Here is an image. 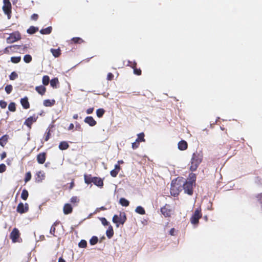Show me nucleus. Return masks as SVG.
<instances>
[{"instance_id":"obj_1","label":"nucleus","mask_w":262,"mask_h":262,"mask_svg":"<svg viewBox=\"0 0 262 262\" xmlns=\"http://www.w3.org/2000/svg\"><path fill=\"white\" fill-rule=\"evenodd\" d=\"M203 160V155L202 154L195 152H194L192 155L190 160V167L189 169L191 171H195L199 165L202 162Z\"/></svg>"},{"instance_id":"obj_2","label":"nucleus","mask_w":262,"mask_h":262,"mask_svg":"<svg viewBox=\"0 0 262 262\" xmlns=\"http://www.w3.org/2000/svg\"><path fill=\"white\" fill-rule=\"evenodd\" d=\"M126 220L124 212H120L119 215H114L113 217V222L116 224L117 227L120 225H123Z\"/></svg>"},{"instance_id":"obj_3","label":"nucleus","mask_w":262,"mask_h":262,"mask_svg":"<svg viewBox=\"0 0 262 262\" xmlns=\"http://www.w3.org/2000/svg\"><path fill=\"white\" fill-rule=\"evenodd\" d=\"M3 10L4 13L7 15L8 18L10 19L12 13V6L10 0H3Z\"/></svg>"},{"instance_id":"obj_4","label":"nucleus","mask_w":262,"mask_h":262,"mask_svg":"<svg viewBox=\"0 0 262 262\" xmlns=\"http://www.w3.org/2000/svg\"><path fill=\"white\" fill-rule=\"evenodd\" d=\"M202 216L201 209L200 208H196L190 217V220L191 224L193 225H197L199 223V220L202 217Z\"/></svg>"},{"instance_id":"obj_5","label":"nucleus","mask_w":262,"mask_h":262,"mask_svg":"<svg viewBox=\"0 0 262 262\" xmlns=\"http://www.w3.org/2000/svg\"><path fill=\"white\" fill-rule=\"evenodd\" d=\"M21 39L20 33L18 31H16L11 33L7 38L8 43H12Z\"/></svg>"},{"instance_id":"obj_6","label":"nucleus","mask_w":262,"mask_h":262,"mask_svg":"<svg viewBox=\"0 0 262 262\" xmlns=\"http://www.w3.org/2000/svg\"><path fill=\"white\" fill-rule=\"evenodd\" d=\"M181 190V186L176 182L172 181L170 187V193L172 195L177 196Z\"/></svg>"},{"instance_id":"obj_7","label":"nucleus","mask_w":262,"mask_h":262,"mask_svg":"<svg viewBox=\"0 0 262 262\" xmlns=\"http://www.w3.org/2000/svg\"><path fill=\"white\" fill-rule=\"evenodd\" d=\"M20 232L18 229L14 228L10 234V238L11 239L13 243H16L18 242V239L20 237Z\"/></svg>"},{"instance_id":"obj_8","label":"nucleus","mask_w":262,"mask_h":262,"mask_svg":"<svg viewBox=\"0 0 262 262\" xmlns=\"http://www.w3.org/2000/svg\"><path fill=\"white\" fill-rule=\"evenodd\" d=\"M193 185L194 184H192V183H191V182L186 181L183 186L185 192L190 195H192L193 192Z\"/></svg>"},{"instance_id":"obj_9","label":"nucleus","mask_w":262,"mask_h":262,"mask_svg":"<svg viewBox=\"0 0 262 262\" xmlns=\"http://www.w3.org/2000/svg\"><path fill=\"white\" fill-rule=\"evenodd\" d=\"M29 210V205L27 203H25L24 204L23 203L20 202L18 204L16 211L17 212L23 214L26 212H27Z\"/></svg>"},{"instance_id":"obj_10","label":"nucleus","mask_w":262,"mask_h":262,"mask_svg":"<svg viewBox=\"0 0 262 262\" xmlns=\"http://www.w3.org/2000/svg\"><path fill=\"white\" fill-rule=\"evenodd\" d=\"M38 117L35 115L28 118L24 122V125H26L29 129L31 128L32 124L37 121Z\"/></svg>"},{"instance_id":"obj_11","label":"nucleus","mask_w":262,"mask_h":262,"mask_svg":"<svg viewBox=\"0 0 262 262\" xmlns=\"http://www.w3.org/2000/svg\"><path fill=\"white\" fill-rule=\"evenodd\" d=\"M161 212L165 217H169L171 214V210L169 205L166 204L161 208Z\"/></svg>"},{"instance_id":"obj_12","label":"nucleus","mask_w":262,"mask_h":262,"mask_svg":"<svg viewBox=\"0 0 262 262\" xmlns=\"http://www.w3.org/2000/svg\"><path fill=\"white\" fill-rule=\"evenodd\" d=\"M35 177L36 182L40 183L45 179V173L43 171H39L36 172Z\"/></svg>"},{"instance_id":"obj_13","label":"nucleus","mask_w":262,"mask_h":262,"mask_svg":"<svg viewBox=\"0 0 262 262\" xmlns=\"http://www.w3.org/2000/svg\"><path fill=\"white\" fill-rule=\"evenodd\" d=\"M20 47L19 45H12L6 47L4 51V53L10 54L15 52V49H19Z\"/></svg>"},{"instance_id":"obj_14","label":"nucleus","mask_w":262,"mask_h":262,"mask_svg":"<svg viewBox=\"0 0 262 262\" xmlns=\"http://www.w3.org/2000/svg\"><path fill=\"white\" fill-rule=\"evenodd\" d=\"M36 160L39 164H43L46 160V153L45 152H42L38 154L37 155Z\"/></svg>"},{"instance_id":"obj_15","label":"nucleus","mask_w":262,"mask_h":262,"mask_svg":"<svg viewBox=\"0 0 262 262\" xmlns=\"http://www.w3.org/2000/svg\"><path fill=\"white\" fill-rule=\"evenodd\" d=\"M84 122L88 124L90 126H94L96 124L97 122L92 116H88L85 118Z\"/></svg>"},{"instance_id":"obj_16","label":"nucleus","mask_w":262,"mask_h":262,"mask_svg":"<svg viewBox=\"0 0 262 262\" xmlns=\"http://www.w3.org/2000/svg\"><path fill=\"white\" fill-rule=\"evenodd\" d=\"M63 211L64 214H69L72 212L73 208L71 204L67 203L64 204L63 208Z\"/></svg>"},{"instance_id":"obj_17","label":"nucleus","mask_w":262,"mask_h":262,"mask_svg":"<svg viewBox=\"0 0 262 262\" xmlns=\"http://www.w3.org/2000/svg\"><path fill=\"white\" fill-rule=\"evenodd\" d=\"M20 102L24 109H28L30 108V103L28 101L27 97H25L20 99Z\"/></svg>"},{"instance_id":"obj_18","label":"nucleus","mask_w":262,"mask_h":262,"mask_svg":"<svg viewBox=\"0 0 262 262\" xmlns=\"http://www.w3.org/2000/svg\"><path fill=\"white\" fill-rule=\"evenodd\" d=\"M93 180L94 181L93 183H94V184H95V185L100 188H102L103 187L104 184L103 181L101 178L99 177H94V179Z\"/></svg>"},{"instance_id":"obj_19","label":"nucleus","mask_w":262,"mask_h":262,"mask_svg":"<svg viewBox=\"0 0 262 262\" xmlns=\"http://www.w3.org/2000/svg\"><path fill=\"white\" fill-rule=\"evenodd\" d=\"M178 146L179 150H185L188 147V144L186 141L182 140L178 143Z\"/></svg>"},{"instance_id":"obj_20","label":"nucleus","mask_w":262,"mask_h":262,"mask_svg":"<svg viewBox=\"0 0 262 262\" xmlns=\"http://www.w3.org/2000/svg\"><path fill=\"white\" fill-rule=\"evenodd\" d=\"M36 91L40 95H43L46 92V88L45 86L40 85L35 87Z\"/></svg>"},{"instance_id":"obj_21","label":"nucleus","mask_w":262,"mask_h":262,"mask_svg":"<svg viewBox=\"0 0 262 262\" xmlns=\"http://www.w3.org/2000/svg\"><path fill=\"white\" fill-rule=\"evenodd\" d=\"M94 179V177H92L91 174H85L84 175V182L86 184H90L93 182Z\"/></svg>"},{"instance_id":"obj_22","label":"nucleus","mask_w":262,"mask_h":262,"mask_svg":"<svg viewBox=\"0 0 262 262\" xmlns=\"http://www.w3.org/2000/svg\"><path fill=\"white\" fill-rule=\"evenodd\" d=\"M9 136L7 135L3 136L0 138V145L2 147H4L8 141Z\"/></svg>"},{"instance_id":"obj_23","label":"nucleus","mask_w":262,"mask_h":262,"mask_svg":"<svg viewBox=\"0 0 262 262\" xmlns=\"http://www.w3.org/2000/svg\"><path fill=\"white\" fill-rule=\"evenodd\" d=\"M55 103V100L54 99H46L43 101V104L45 106L51 107L53 106Z\"/></svg>"},{"instance_id":"obj_24","label":"nucleus","mask_w":262,"mask_h":262,"mask_svg":"<svg viewBox=\"0 0 262 262\" xmlns=\"http://www.w3.org/2000/svg\"><path fill=\"white\" fill-rule=\"evenodd\" d=\"M50 51L52 55L56 58L59 57L61 55V50L59 48L56 49L52 48Z\"/></svg>"},{"instance_id":"obj_25","label":"nucleus","mask_w":262,"mask_h":262,"mask_svg":"<svg viewBox=\"0 0 262 262\" xmlns=\"http://www.w3.org/2000/svg\"><path fill=\"white\" fill-rule=\"evenodd\" d=\"M136 64L137 63L135 62L132 63V69L134 70V73L138 76L141 75L142 73L141 70L140 69H137Z\"/></svg>"},{"instance_id":"obj_26","label":"nucleus","mask_w":262,"mask_h":262,"mask_svg":"<svg viewBox=\"0 0 262 262\" xmlns=\"http://www.w3.org/2000/svg\"><path fill=\"white\" fill-rule=\"evenodd\" d=\"M120 170V166L118 165H115V168L114 169L111 171V175L113 177H116L117 175L118 174L119 171Z\"/></svg>"},{"instance_id":"obj_27","label":"nucleus","mask_w":262,"mask_h":262,"mask_svg":"<svg viewBox=\"0 0 262 262\" xmlns=\"http://www.w3.org/2000/svg\"><path fill=\"white\" fill-rule=\"evenodd\" d=\"M187 182H191L192 184H195L196 181V175L193 173H190L189 174Z\"/></svg>"},{"instance_id":"obj_28","label":"nucleus","mask_w":262,"mask_h":262,"mask_svg":"<svg viewBox=\"0 0 262 262\" xmlns=\"http://www.w3.org/2000/svg\"><path fill=\"white\" fill-rule=\"evenodd\" d=\"M69 147V145L66 141H62L60 143L59 145V148L60 150H66L68 149Z\"/></svg>"},{"instance_id":"obj_29","label":"nucleus","mask_w":262,"mask_h":262,"mask_svg":"<svg viewBox=\"0 0 262 262\" xmlns=\"http://www.w3.org/2000/svg\"><path fill=\"white\" fill-rule=\"evenodd\" d=\"M59 84L58 78H54L50 81V85L53 88H57V84Z\"/></svg>"},{"instance_id":"obj_30","label":"nucleus","mask_w":262,"mask_h":262,"mask_svg":"<svg viewBox=\"0 0 262 262\" xmlns=\"http://www.w3.org/2000/svg\"><path fill=\"white\" fill-rule=\"evenodd\" d=\"M52 28L51 27H48L45 29H42L40 31V33L42 34H49L51 33Z\"/></svg>"},{"instance_id":"obj_31","label":"nucleus","mask_w":262,"mask_h":262,"mask_svg":"<svg viewBox=\"0 0 262 262\" xmlns=\"http://www.w3.org/2000/svg\"><path fill=\"white\" fill-rule=\"evenodd\" d=\"M119 203L124 207H127L129 205V201L124 198H121L119 200Z\"/></svg>"},{"instance_id":"obj_32","label":"nucleus","mask_w":262,"mask_h":262,"mask_svg":"<svg viewBox=\"0 0 262 262\" xmlns=\"http://www.w3.org/2000/svg\"><path fill=\"white\" fill-rule=\"evenodd\" d=\"M71 42L74 43L81 44L84 42V40L80 37H73L71 39Z\"/></svg>"},{"instance_id":"obj_33","label":"nucleus","mask_w":262,"mask_h":262,"mask_svg":"<svg viewBox=\"0 0 262 262\" xmlns=\"http://www.w3.org/2000/svg\"><path fill=\"white\" fill-rule=\"evenodd\" d=\"M29 196V193L27 189H24L23 190L21 193V198L24 200H27Z\"/></svg>"},{"instance_id":"obj_34","label":"nucleus","mask_w":262,"mask_h":262,"mask_svg":"<svg viewBox=\"0 0 262 262\" xmlns=\"http://www.w3.org/2000/svg\"><path fill=\"white\" fill-rule=\"evenodd\" d=\"M145 135L144 133H141L138 134V137L136 139V141H139V142H145V139H144Z\"/></svg>"},{"instance_id":"obj_35","label":"nucleus","mask_w":262,"mask_h":262,"mask_svg":"<svg viewBox=\"0 0 262 262\" xmlns=\"http://www.w3.org/2000/svg\"><path fill=\"white\" fill-rule=\"evenodd\" d=\"M38 30V28L34 26H31L28 30L27 33L32 34L36 32Z\"/></svg>"},{"instance_id":"obj_36","label":"nucleus","mask_w":262,"mask_h":262,"mask_svg":"<svg viewBox=\"0 0 262 262\" xmlns=\"http://www.w3.org/2000/svg\"><path fill=\"white\" fill-rule=\"evenodd\" d=\"M105 111L103 108H99L96 111V115L98 118H101L104 114Z\"/></svg>"},{"instance_id":"obj_37","label":"nucleus","mask_w":262,"mask_h":262,"mask_svg":"<svg viewBox=\"0 0 262 262\" xmlns=\"http://www.w3.org/2000/svg\"><path fill=\"white\" fill-rule=\"evenodd\" d=\"M106 234L108 238H111L114 234L113 227L111 226L106 232Z\"/></svg>"},{"instance_id":"obj_38","label":"nucleus","mask_w":262,"mask_h":262,"mask_svg":"<svg viewBox=\"0 0 262 262\" xmlns=\"http://www.w3.org/2000/svg\"><path fill=\"white\" fill-rule=\"evenodd\" d=\"M8 110L12 112H14L16 111V104L12 102L9 103L8 105Z\"/></svg>"},{"instance_id":"obj_39","label":"nucleus","mask_w":262,"mask_h":262,"mask_svg":"<svg viewBox=\"0 0 262 262\" xmlns=\"http://www.w3.org/2000/svg\"><path fill=\"white\" fill-rule=\"evenodd\" d=\"M50 82V78L48 75H45L42 77V82L44 85H47Z\"/></svg>"},{"instance_id":"obj_40","label":"nucleus","mask_w":262,"mask_h":262,"mask_svg":"<svg viewBox=\"0 0 262 262\" xmlns=\"http://www.w3.org/2000/svg\"><path fill=\"white\" fill-rule=\"evenodd\" d=\"M136 212L141 215L145 213L144 209L141 206H138L136 209Z\"/></svg>"},{"instance_id":"obj_41","label":"nucleus","mask_w":262,"mask_h":262,"mask_svg":"<svg viewBox=\"0 0 262 262\" xmlns=\"http://www.w3.org/2000/svg\"><path fill=\"white\" fill-rule=\"evenodd\" d=\"M98 238L96 236H93L90 240V243L91 245H95L98 243Z\"/></svg>"},{"instance_id":"obj_42","label":"nucleus","mask_w":262,"mask_h":262,"mask_svg":"<svg viewBox=\"0 0 262 262\" xmlns=\"http://www.w3.org/2000/svg\"><path fill=\"white\" fill-rule=\"evenodd\" d=\"M20 56H14L11 58V61L14 63H17L20 61Z\"/></svg>"},{"instance_id":"obj_43","label":"nucleus","mask_w":262,"mask_h":262,"mask_svg":"<svg viewBox=\"0 0 262 262\" xmlns=\"http://www.w3.org/2000/svg\"><path fill=\"white\" fill-rule=\"evenodd\" d=\"M32 177L31 173L30 171L27 172L25 174V177L24 181L25 182V183H27L28 181H29Z\"/></svg>"},{"instance_id":"obj_44","label":"nucleus","mask_w":262,"mask_h":262,"mask_svg":"<svg viewBox=\"0 0 262 262\" xmlns=\"http://www.w3.org/2000/svg\"><path fill=\"white\" fill-rule=\"evenodd\" d=\"M32 60V58L30 55L27 54L24 57V60L26 63H30Z\"/></svg>"},{"instance_id":"obj_45","label":"nucleus","mask_w":262,"mask_h":262,"mask_svg":"<svg viewBox=\"0 0 262 262\" xmlns=\"http://www.w3.org/2000/svg\"><path fill=\"white\" fill-rule=\"evenodd\" d=\"M5 91L8 94H9L11 93V92L12 91V90H13V86L11 84H8V85H7L6 86H5Z\"/></svg>"},{"instance_id":"obj_46","label":"nucleus","mask_w":262,"mask_h":262,"mask_svg":"<svg viewBox=\"0 0 262 262\" xmlns=\"http://www.w3.org/2000/svg\"><path fill=\"white\" fill-rule=\"evenodd\" d=\"M18 77V74L15 72H12L9 75V79L11 80H14Z\"/></svg>"},{"instance_id":"obj_47","label":"nucleus","mask_w":262,"mask_h":262,"mask_svg":"<svg viewBox=\"0 0 262 262\" xmlns=\"http://www.w3.org/2000/svg\"><path fill=\"white\" fill-rule=\"evenodd\" d=\"M78 246L80 248H86L87 246V242L86 241H85L84 239H82L79 243Z\"/></svg>"},{"instance_id":"obj_48","label":"nucleus","mask_w":262,"mask_h":262,"mask_svg":"<svg viewBox=\"0 0 262 262\" xmlns=\"http://www.w3.org/2000/svg\"><path fill=\"white\" fill-rule=\"evenodd\" d=\"M70 202L73 204L78 203L79 202V199L77 196H74L71 198Z\"/></svg>"},{"instance_id":"obj_49","label":"nucleus","mask_w":262,"mask_h":262,"mask_svg":"<svg viewBox=\"0 0 262 262\" xmlns=\"http://www.w3.org/2000/svg\"><path fill=\"white\" fill-rule=\"evenodd\" d=\"M7 105V103L4 100H0V107L2 108H5Z\"/></svg>"},{"instance_id":"obj_50","label":"nucleus","mask_w":262,"mask_h":262,"mask_svg":"<svg viewBox=\"0 0 262 262\" xmlns=\"http://www.w3.org/2000/svg\"><path fill=\"white\" fill-rule=\"evenodd\" d=\"M51 136V133H50V130L49 129L48 132L46 133L45 137V141H47L49 140Z\"/></svg>"},{"instance_id":"obj_51","label":"nucleus","mask_w":262,"mask_h":262,"mask_svg":"<svg viewBox=\"0 0 262 262\" xmlns=\"http://www.w3.org/2000/svg\"><path fill=\"white\" fill-rule=\"evenodd\" d=\"M140 143L141 142L136 140L134 143H132V148L136 149L138 148Z\"/></svg>"},{"instance_id":"obj_52","label":"nucleus","mask_w":262,"mask_h":262,"mask_svg":"<svg viewBox=\"0 0 262 262\" xmlns=\"http://www.w3.org/2000/svg\"><path fill=\"white\" fill-rule=\"evenodd\" d=\"M6 170V166L4 164H0V173L5 172Z\"/></svg>"},{"instance_id":"obj_53","label":"nucleus","mask_w":262,"mask_h":262,"mask_svg":"<svg viewBox=\"0 0 262 262\" xmlns=\"http://www.w3.org/2000/svg\"><path fill=\"white\" fill-rule=\"evenodd\" d=\"M100 221L104 226H107L108 225V222H107L105 218L101 217L100 219Z\"/></svg>"},{"instance_id":"obj_54","label":"nucleus","mask_w":262,"mask_h":262,"mask_svg":"<svg viewBox=\"0 0 262 262\" xmlns=\"http://www.w3.org/2000/svg\"><path fill=\"white\" fill-rule=\"evenodd\" d=\"M114 75L112 73H108L107 75V80L108 81H111L114 78Z\"/></svg>"},{"instance_id":"obj_55","label":"nucleus","mask_w":262,"mask_h":262,"mask_svg":"<svg viewBox=\"0 0 262 262\" xmlns=\"http://www.w3.org/2000/svg\"><path fill=\"white\" fill-rule=\"evenodd\" d=\"M55 231H56V228L55 227H54V226H52L51 229H50V232L51 234H52L53 236H56L55 235Z\"/></svg>"},{"instance_id":"obj_56","label":"nucleus","mask_w":262,"mask_h":262,"mask_svg":"<svg viewBox=\"0 0 262 262\" xmlns=\"http://www.w3.org/2000/svg\"><path fill=\"white\" fill-rule=\"evenodd\" d=\"M256 198H257L258 201L262 204V193H259L257 194L256 196Z\"/></svg>"},{"instance_id":"obj_57","label":"nucleus","mask_w":262,"mask_h":262,"mask_svg":"<svg viewBox=\"0 0 262 262\" xmlns=\"http://www.w3.org/2000/svg\"><path fill=\"white\" fill-rule=\"evenodd\" d=\"M94 111V107H90L86 110V113L87 114H91L93 113Z\"/></svg>"},{"instance_id":"obj_58","label":"nucleus","mask_w":262,"mask_h":262,"mask_svg":"<svg viewBox=\"0 0 262 262\" xmlns=\"http://www.w3.org/2000/svg\"><path fill=\"white\" fill-rule=\"evenodd\" d=\"M38 18V15L37 14H33L31 15V19L36 20Z\"/></svg>"},{"instance_id":"obj_59","label":"nucleus","mask_w":262,"mask_h":262,"mask_svg":"<svg viewBox=\"0 0 262 262\" xmlns=\"http://www.w3.org/2000/svg\"><path fill=\"white\" fill-rule=\"evenodd\" d=\"M7 156V154L6 152H3L1 155V158L2 160L5 159Z\"/></svg>"},{"instance_id":"obj_60","label":"nucleus","mask_w":262,"mask_h":262,"mask_svg":"<svg viewBox=\"0 0 262 262\" xmlns=\"http://www.w3.org/2000/svg\"><path fill=\"white\" fill-rule=\"evenodd\" d=\"M174 232H175V229L174 228H171L170 229V230L169 231V234L171 235H174Z\"/></svg>"},{"instance_id":"obj_61","label":"nucleus","mask_w":262,"mask_h":262,"mask_svg":"<svg viewBox=\"0 0 262 262\" xmlns=\"http://www.w3.org/2000/svg\"><path fill=\"white\" fill-rule=\"evenodd\" d=\"M74 124L73 123H71L68 127L69 130H72L74 128Z\"/></svg>"},{"instance_id":"obj_62","label":"nucleus","mask_w":262,"mask_h":262,"mask_svg":"<svg viewBox=\"0 0 262 262\" xmlns=\"http://www.w3.org/2000/svg\"><path fill=\"white\" fill-rule=\"evenodd\" d=\"M74 186V181H72V182H71V183H70V187H69V189H72L73 188Z\"/></svg>"},{"instance_id":"obj_63","label":"nucleus","mask_w":262,"mask_h":262,"mask_svg":"<svg viewBox=\"0 0 262 262\" xmlns=\"http://www.w3.org/2000/svg\"><path fill=\"white\" fill-rule=\"evenodd\" d=\"M58 262H66V260L61 257L58 259Z\"/></svg>"},{"instance_id":"obj_64","label":"nucleus","mask_w":262,"mask_h":262,"mask_svg":"<svg viewBox=\"0 0 262 262\" xmlns=\"http://www.w3.org/2000/svg\"><path fill=\"white\" fill-rule=\"evenodd\" d=\"M73 118L74 119H77L78 118V116L77 114H74L73 116Z\"/></svg>"}]
</instances>
